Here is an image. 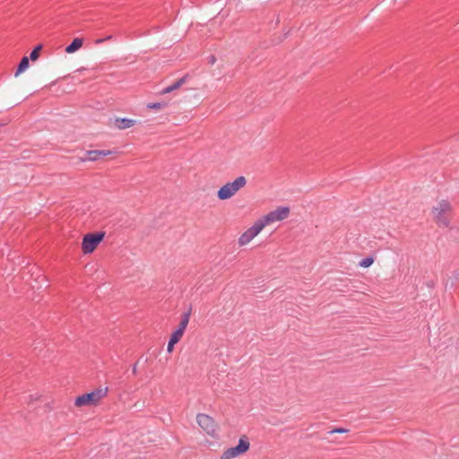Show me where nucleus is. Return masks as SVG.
<instances>
[{
    "instance_id": "14",
    "label": "nucleus",
    "mask_w": 459,
    "mask_h": 459,
    "mask_svg": "<svg viewBox=\"0 0 459 459\" xmlns=\"http://www.w3.org/2000/svg\"><path fill=\"white\" fill-rule=\"evenodd\" d=\"M190 315H191V309H189L187 312H185L182 315L181 321L176 330L182 332L184 333V332L189 323Z\"/></svg>"
},
{
    "instance_id": "24",
    "label": "nucleus",
    "mask_w": 459,
    "mask_h": 459,
    "mask_svg": "<svg viewBox=\"0 0 459 459\" xmlns=\"http://www.w3.org/2000/svg\"><path fill=\"white\" fill-rule=\"evenodd\" d=\"M215 60H216V59H215V57H214L213 56H210V63H211V64H214Z\"/></svg>"
},
{
    "instance_id": "4",
    "label": "nucleus",
    "mask_w": 459,
    "mask_h": 459,
    "mask_svg": "<svg viewBox=\"0 0 459 459\" xmlns=\"http://www.w3.org/2000/svg\"><path fill=\"white\" fill-rule=\"evenodd\" d=\"M250 446L248 438L246 436L241 437L238 439V443L236 446L226 449L221 455V459H232L239 455L246 453Z\"/></svg>"
},
{
    "instance_id": "6",
    "label": "nucleus",
    "mask_w": 459,
    "mask_h": 459,
    "mask_svg": "<svg viewBox=\"0 0 459 459\" xmlns=\"http://www.w3.org/2000/svg\"><path fill=\"white\" fill-rule=\"evenodd\" d=\"M264 228L261 220H257L253 226L248 228L238 238V245L245 246L248 244L260 231Z\"/></svg>"
},
{
    "instance_id": "26",
    "label": "nucleus",
    "mask_w": 459,
    "mask_h": 459,
    "mask_svg": "<svg viewBox=\"0 0 459 459\" xmlns=\"http://www.w3.org/2000/svg\"><path fill=\"white\" fill-rule=\"evenodd\" d=\"M133 372L135 373L136 372V366L134 367L133 368Z\"/></svg>"
},
{
    "instance_id": "21",
    "label": "nucleus",
    "mask_w": 459,
    "mask_h": 459,
    "mask_svg": "<svg viewBox=\"0 0 459 459\" xmlns=\"http://www.w3.org/2000/svg\"><path fill=\"white\" fill-rule=\"evenodd\" d=\"M174 349V345H170V343H168L167 351L168 352H172Z\"/></svg>"
},
{
    "instance_id": "17",
    "label": "nucleus",
    "mask_w": 459,
    "mask_h": 459,
    "mask_svg": "<svg viewBox=\"0 0 459 459\" xmlns=\"http://www.w3.org/2000/svg\"><path fill=\"white\" fill-rule=\"evenodd\" d=\"M167 107L166 102H153V103H148L147 108L151 109H162Z\"/></svg>"
},
{
    "instance_id": "7",
    "label": "nucleus",
    "mask_w": 459,
    "mask_h": 459,
    "mask_svg": "<svg viewBox=\"0 0 459 459\" xmlns=\"http://www.w3.org/2000/svg\"><path fill=\"white\" fill-rule=\"evenodd\" d=\"M198 425L210 436H214L217 430V425L214 420L207 414L198 413L196 416Z\"/></svg>"
},
{
    "instance_id": "11",
    "label": "nucleus",
    "mask_w": 459,
    "mask_h": 459,
    "mask_svg": "<svg viewBox=\"0 0 459 459\" xmlns=\"http://www.w3.org/2000/svg\"><path fill=\"white\" fill-rule=\"evenodd\" d=\"M187 77H188L187 75H185V76L181 77L180 79L177 80L171 85L164 88L161 91V94H167V93H169V92L180 88L186 82Z\"/></svg>"
},
{
    "instance_id": "20",
    "label": "nucleus",
    "mask_w": 459,
    "mask_h": 459,
    "mask_svg": "<svg viewBox=\"0 0 459 459\" xmlns=\"http://www.w3.org/2000/svg\"><path fill=\"white\" fill-rule=\"evenodd\" d=\"M349 430L347 429H343V428H336L333 430H330L329 431V434H333V433H347Z\"/></svg>"
},
{
    "instance_id": "15",
    "label": "nucleus",
    "mask_w": 459,
    "mask_h": 459,
    "mask_svg": "<svg viewBox=\"0 0 459 459\" xmlns=\"http://www.w3.org/2000/svg\"><path fill=\"white\" fill-rule=\"evenodd\" d=\"M29 57L24 56L20 61L17 70L15 72V76H18L20 74L24 72L29 67Z\"/></svg>"
},
{
    "instance_id": "1",
    "label": "nucleus",
    "mask_w": 459,
    "mask_h": 459,
    "mask_svg": "<svg viewBox=\"0 0 459 459\" xmlns=\"http://www.w3.org/2000/svg\"><path fill=\"white\" fill-rule=\"evenodd\" d=\"M108 388H97L90 393L83 394L78 396L74 404L77 407L88 406V405H96L102 398H104L108 394Z\"/></svg>"
},
{
    "instance_id": "22",
    "label": "nucleus",
    "mask_w": 459,
    "mask_h": 459,
    "mask_svg": "<svg viewBox=\"0 0 459 459\" xmlns=\"http://www.w3.org/2000/svg\"><path fill=\"white\" fill-rule=\"evenodd\" d=\"M178 342L176 341V340H173V338H169V343H170V345H175L176 343H178Z\"/></svg>"
},
{
    "instance_id": "13",
    "label": "nucleus",
    "mask_w": 459,
    "mask_h": 459,
    "mask_svg": "<svg viewBox=\"0 0 459 459\" xmlns=\"http://www.w3.org/2000/svg\"><path fill=\"white\" fill-rule=\"evenodd\" d=\"M83 40L81 38H75L73 41L65 48V52L68 54L74 53L80 49L82 46Z\"/></svg>"
},
{
    "instance_id": "18",
    "label": "nucleus",
    "mask_w": 459,
    "mask_h": 459,
    "mask_svg": "<svg viewBox=\"0 0 459 459\" xmlns=\"http://www.w3.org/2000/svg\"><path fill=\"white\" fill-rule=\"evenodd\" d=\"M374 263V259L371 256H368L366 258H363L359 263V266L367 268L369 267Z\"/></svg>"
},
{
    "instance_id": "8",
    "label": "nucleus",
    "mask_w": 459,
    "mask_h": 459,
    "mask_svg": "<svg viewBox=\"0 0 459 459\" xmlns=\"http://www.w3.org/2000/svg\"><path fill=\"white\" fill-rule=\"evenodd\" d=\"M113 153L112 151H105V150H92V151H88L86 152V157L85 158H82V161H96L98 160H100V158L102 157H106L109 154Z\"/></svg>"
},
{
    "instance_id": "16",
    "label": "nucleus",
    "mask_w": 459,
    "mask_h": 459,
    "mask_svg": "<svg viewBox=\"0 0 459 459\" xmlns=\"http://www.w3.org/2000/svg\"><path fill=\"white\" fill-rule=\"evenodd\" d=\"M42 49V45L36 46L30 54L29 59L36 61L39 56V52Z\"/></svg>"
},
{
    "instance_id": "19",
    "label": "nucleus",
    "mask_w": 459,
    "mask_h": 459,
    "mask_svg": "<svg viewBox=\"0 0 459 459\" xmlns=\"http://www.w3.org/2000/svg\"><path fill=\"white\" fill-rule=\"evenodd\" d=\"M183 333L182 332H179L178 330H175L172 334H171V338H173V340H176L178 342H179V340L182 338L183 336Z\"/></svg>"
},
{
    "instance_id": "9",
    "label": "nucleus",
    "mask_w": 459,
    "mask_h": 459,
    "mask_svg": "<svg viewBox=\"0 0 459 459\" xmlns=\"http://www.w3.org/2000/svg\"><path fill=\"white\" fill-rule=\"evenodd\" d=\"M235 195L234 191L230 187V185L225 184L217 192V197L220 200H227Z\"/></svg>"
},
{
    "instance_id": "25",
    "label": "nucleus",
    "mask_w": 459,
    "mask_h": 459,
    "mask_svg": "<svg viewBox=\"0 0 459 459\" xmlns=\"http://www.w3.org/2000/svg\"><path fill=\"white\" fill-rule=\"evenodd\" d=\"M112 39V36H111V35H109V36H108V37L104 38L105 41H106V40H109V39Z\"/></svg>"
},
{
    "instance_id": "12",
    "label": "nucleus",
    "mask_w": 459,
    "mask_h": 459,
    "mask_svg": "<svg viewBox=\"0 0 459 459\" xmlns=\"http://www.w3.org/2000/svg\"><path fill=\"white\" fill-rule=\"evenodd\" d=\"M230 185V187L236 194L240 188L244 187L247 184V179L245 177L240 176L238 177L233 182L227 183Z\"/></svg>"
},
{
    "instance_id": "3",
    "label": "nucleus",
    "mask_w": 459,
    "mask_h": 459,
    "mask_svg": "<svg viewBox=\"0 0 459 459\" xmlns=\"http://www.w3.org/2000/svg\"><path fill=\"white\" fill-rule=\"evenodd\" d=\"M105 237L104 231L95 233H88L84 235L82 242V249L84 254L92 253L97 246L103 240Z\"/></svg>"
},
{
    "instance_id": "5",
    "label": "nucleus",
    "mask_w": 459,
    "mask_h": 459,
    "mask_svg": "<svg viewBox=\"0 0 459 459\" xmlns=\"http://www.w3.org/2000/svg\"><path fill=\"white\" fill-rule=\"evenodd\" d=\"M290 214V208L287 206L278 207L277 209L270 212L264 217L260 218L264 227L272 222L280 221L286 219Z\"/></svg>"
},
{
    "instance_id": "2",
    "label": "nucleus",
    "mask_w": 459,
    "mask_h": 459,
    "mask_svg": "<svg viewBox=\"0 0 459 459\" xmlns=\"http://www.w3.org/2000/svg\"><path fill=\"white\" fill-rule=\"evenodd\" d=\"M451 211V204L446 200L440 201L437 206L433 208V213L436 222L442 227H449L450 221L446 216V212Z\"/></svg>"
},
{
    "instance_id": "10",
    "label": "nucleus",
    "mask_w": 459,
    "mask_h": 459,
    "mask_svg": "<svg viewBox=\"0 0 459 459\" xmlns=\"http://www.w3.org/2000/svg\"><path fill=\"white\" fill-rule=\"evenodd\" d=\"M136 124V121L130 118H116L115 119V126L117 128L120 130H124L126 128H129Z\"/></svg>"
},
{
    "instance_id": "23",
    "label": "nucleus",
    "mask_w": 459,
    "mask_h": 459,
    "mask_svg": "<svg viewBox=\"0 0 459 459\" xmlns=\"http://www.w3.org/2000/svg\"><path fill=\"white\" fill-rule=\"evenodd\" d=\"M104 41H105V39H98L95 41V43H96L97 45H99V44L103 43Z\"/></svg>"
}]
</instances>
